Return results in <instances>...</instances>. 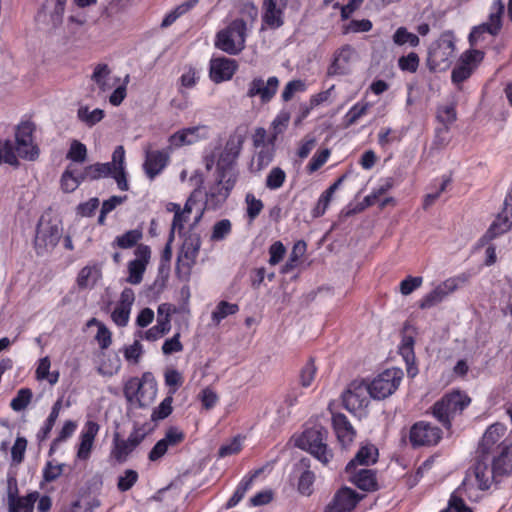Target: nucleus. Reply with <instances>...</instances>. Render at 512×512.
Returning a JSON list of instances; mask_svg holds the SVG:
<instances>
[{"mask_svg": "<svg viewBox=\"0 0 512 512\" xmlns=\"http://www.w3.org/2000/svg\"><path fill=\"white\" fill-rule=\"evenodd\" d=\"M512 473V441H504L498 445V451L487 458H478L472 468L471 476L473 487L480 490H487L498 478L508 476Z\"/></svg>", "mask_w": 512, "mask_h": 512, "instance_id": "obj_1", "label": "nucleus"}, {"mask_svg": "<svg viewBox=\"0 0 512 512\" xmlns=\"http://www.w3.org/2000/svg\"><path fill=\"white\" fill-rule=\"evenodd\" d=\"M243 142L244 138L242 135L237 133L231 134L220 152L215 150L205 155L206 169L211 170L216 165V174H220L224 178L231 174L234 179H237L238 173L234 165L242 150Z\"/></svg>", "mask_w": 512, "mask_h": 512, "instance_id": "obj_2", "label": "nucleus"}, {"mask_svg": "<svg viewBox=\"0 0 512 512\" xmlns=\"http://www.w3.org/2000/svg\"><path fill=\"white\" fill-rule=\"evenodd\" d=\"M471 403L470 397L461 391L446 393L431 407L432 415L447 429L451 427L452 420L461 415Z\"/></svg>", "mask_w": 512, "mask_h": 512, "instance_id": "obj_3", "label": "nucleus"}, {"mask_svg": "<svg viewBox=\"0 0 512 512\" xmlns=\"http://www.w3.org/2000/svg\"><path fill=\"white\" fill-rule=\"evenodd\" d=\"M248 23L243 18L233 20L216 34L215 47L229 55H237L245 48Z\"/></svg>", "mask_w": 512, "mask_h": 512, "instance_id": "obj_4", "label": "nucleus"}, {"mask_svg": "<svg viewBox=\"0 0 512 512\" xmlns=\"http://www.w3.org/2000/svg\"><path fill=\"white\" fill-rule=\"evenodd\" d=\"M327 438L328 431L325 428L313 427L303 432L299 446L326 465L333 457V453L327 445Z\"/></svg>", "mask_w": 512, "mask_h": 512, "instance_id": "obj_5", "label": "nucleus"}, {"mask_svg": "<svg viewBox=\"0 0 512 512\" xmlns=\"http://www.w3.org/2000/svg\"><path fill=\"white\" fill-rule=\"evenodd\" d=\"M403 375V371L399 368L386 369L378 374L371 382H368L371 398L382 400L391 396L398 389Z\"/></svg>", "mask_w": 512, "mask_h": 512, "instance_id": "obj_6", "label": "nucleus"}, {"mask_svg": "<svg viewBox=\"0 0 512 512\" xmlns=\"http://www.w3.org/2000/svg\"><path fill=\"white\" fill-rule=\"evenodd\" d=\"M61 235L62 227L59 222L46 220L45 217H41L34 240L37 254L44 255L52 251L58 244Z\"/></svg>", "mask_w": 512, "mask_h": 512, "instance_id": "obj_7", "label": "nucleus"}, {"mask_svg": "<svg viewBox=\"0 0 512 512\" xmlns=\"http://www.w3.org/2000/svg\"><path fill=\"white\" fill-rule=\"evenodd\" d=\"M201 247V237L197 233L186 236L177 257V273L188 278L192 267L195 265Z\"/></svg>", "mask_w": 512, "mask_h": 512, "instance_id": "obj_8", "label": "nucleus"}, {"mask_svg": "<svg viewBox=\"0 0 512 512\" xmlns=\"http://www.w3.org/2000/svg\"><path fill=\"white\" fill-rule=\"evenodd\" d=\"M468 280L469 276L465 273L446 279L420 300L419 307L421 309H429L436 306L449 294L467 283Z\"/></svg>", "mask_w": 512, "mask_h": 512, "instance_id": "obj_9", "label": "nucleus"}, {"mask_svg": "<svg viewBox=\"0 0 512 512\" xmlns=\"http://www.w3.org/2000/svg\"><path fill=\"white\" fill-rule=\"evenodd\" d=\"M369 398H371L370 387L363 379L353 380L342 395L344 407L352 413L367 407Z\"/></svg>", "mask_w": 512, "mask_h": 512, "instance_id": "obj_10", "label": "nucleus"}, {"mask_svg": "<svg viewBox=\"0 0 512 512\" xmlns=\"http://www.w3.org/2000/svg\"><path fill=\"white\" fill-rule=\"evenodd\" d=\"M35 125L32 122H22L17 126L16 138V151L21 158L27 160H35L39 155V148L34 143L33 133Z\"/></svg>", "mask_w": 512, "mask_h": 512, "instance_id": "obj_11", "label": "nucleus"}, {"mask_svg": "<svg viewBox=\"0 0 512 512\" xmlns=\"http://www.w3.org/2000/svg\"><path fill=\"white\" fill-rule=\"evenodd\" d=\"M441 438V429L426 421L414 423L409 431V441L414 448L434 446Z\"/></svg>", "mask_w": 512, "mask_h": 512, "instance_id": "obj_12", "label": "nucleus"}, {"mask_svg": "<svg viewBox=\"0 0 512 512\" xmlns=\"http://www.w3.org/2000/svg\"><path fill=\"white\" fill-rule=\"evenodd\" d=\"M483 58L484 53L480 50L466 51L462 55L459 64L452 70V82L461 89L460 85L472 75L473 71Z\"/></svg>", "mask_w": 512, "mask_h": 512, "instance_id": "obj_13", "label": "nucleus"}, {"mask_svg": "<svg viewBox=\"0 0 512 512\" xmlns=\"http://www.w3.org/2000/svg\"><path fill=\"white\" fill-rule=\"evenodd\" d=\"M278 87L279 79L276 76H271L266 81L262 77H255L247 85L246 97H259L261 103L266 104L274 98Z\"/></svg>", "mask_w": 512, "mask_h": 512, "instance_id": "obj_14", "label": "nucleus"}, {"mask_svg": "<svg viewBox=\"0 0 512 512\" xmlns=\"http://www.w3.org/2000/svg\"><path fill=\"white\" fill-rule=\"evenodd\" d=\"M228 177H222L217 174L216 183L210 187L206 194V206L211 209L219 208L228 198L230 191L233 189L237 179L231 174Z\"/></svg>", "mask_w": 512, "mask_h": 512, "instance_id": "obj_15", "label": "nucleus"}, {"mask_svg": "<svg viewBox=\"0 0 512 512\" xmlns=\"http://www.w3.org/2000/svg\"><path fill=\"white\" fill-rule=\"evenodd\" d=\"M210 129L207 125H197L193 127L183 128L173 133L169 139L170 148H180L183 146L193 145L201 140L209 137Z\"/></svg>", "mask_w": 512, "mask_h": 512, "instance_id": "obj_16", "label": "nucleus"}, {"mask_svg": "<svg viewBox=\"0 0 512 512\" xmlns=\"http://www.w3.org/2000/svg\"><path fill=\"white\" fill-rule=\"evenodd\" d=\"M135 259L128 263V277L126 281L138 285L143 280V274L151 258V249L148 245L139 244L134 250Z\"/></svg>", "mask_w": 512, "mask_h": 512, "instance_id": "obj_17", "label": "nucleus"}, {"mask_svg": "<svg viewBox=\"0 0 512 512\" xmlns=\"http://www.w3.org/2000/svg\"><path fill=\"white\" fill-rule=\"evenodd\" d=\"M505 432L506 427L501 423H494L490 425L479 443L476 459L487 458L492 453L498 451V445H501L504 442L501 441V439Z\"/></svg>", "mask_w": 512, "mask_h": 512, "instance_id": "obj_18", "label": "nucleus"}, {"mask_svg": "<svg viewBox=\"0 0 512 512\" xmlns=\"http://www.w3.org/2000/svg\"><path fill=\"white\" fill-rule=\"evenodd\" d=\"M66 2L67 0H45L36 20L49 29L59 27L63 21Z\"/></svg>", "mask_w": 512, "mask_h": 512, "instance_id": "obj_19", "label": "nucleus"}, {"mask_svg": "<svg viewBox=\"0 0 512 512\" xmlns=\"http://www.w3.org/2000/svg\"><path fill=\"white\" fill-rule=\"evenodd\" d=\"M454 50V42L448 36H442L429 50L427 63L430 70H435L443 64L448 65L453 58Z\"/></svg>", "mask_w": 512, "mask_h": 512, "instance_id": "obj_20", "label": "nucleus"}, {"mask_svg": "<svg viewBox=\"0 0 512 512\" xmlns=\"http://www.w3.org/2000/svg\"><path fill=\"white\" fill-rule=\"evenodd\" d=\"M170 160L169 154L164 150H152L151 147L145 148V160L143 170L150 180L162 173Z\"/></svg>", "mask_w": 512, "mask_h": 512, "instance_id": "obj_21", "label": "nucleus"}, {"mask_svg": "<svg viewBox=\"0 0 512 512\" xmlns=\"http://www.w3.org/2000/svg\"><path fill=\"white\" fill-rule=\"evenodd\" d=\"M238 69L235 59L218 57L210 60L209 76L214 83L230 80Z\"/></svg>", "mask_w": 512, "mask_h": 512, "instance_id": "obj_22", "label": "nucleus"}, {"mask_svg": "<svg viewBox=\"0 0 512 512\" xmlns=\"http://www.w3.org/2000/svg\"><path fill=\"white\" fill-rule=\"evenodd\" d=\"M504 210L498 214L485 234V238L492 240L507 232L512 226V190L504 201Z\"/></svg>", "mask_w": 512, "mask_h": 512, "instance_id": "obj_23", "label": "nucleus"}, {"mask_svg": "<svg viewBox=\"0 0 512 512\" xmlns=\"http://www.w3.org/2000/svg\"><path fill=\"white\" fill-rule=\"evenodd\" d=\"M286 5V0H263V23L272 29L281 27L284 24L283 14Z\"/></svg>", "mask_w": 512, "mask_h": 512, "instance_id": "obj_24", "label": "nucleus"}, {"mask_svg": "<svg viewBox=\"0 0 512 512\" xmlns=\"http://www.w3.org/2000/svg\"><path fill=\"white\" fill-rule=\"evenodd\" d=\"M134 301V291L131 288H125L121 292L120 299L111 312V319L117 326L125 327L128 324Z\"/></svg>", "mask_w": 512, "mask_h": 512, "instance_id": "obj_25", "label": "nucleus"}, {"mask_svg": "<svg viewBox=\"0 0 512 512\" xmlns=\"http://www.w3.org/2000/svg\"><path fill=\"white\" fill-rule=\"evenodd\" d=\"M332 425L336 434L337 440L342 448H348L356 437V430L342 413H335L332 415Z\"/></svg>", "mask_w": 512, "mask_h": 512, "instance_id": "obj_26", "label": "nucleus"}, {"mask_svg": "<svg viewBox=\"0 0 512 512\" xmlns=\"http://www.w3.org/2000/svg\"><path fill=\"white\" fill-rule=\"evenodd\" d=\"M361 498L353 489L343 487L335 494L326 512H350Z\"/></svg>", "mask_w": 512, "mask_h": 512, "instance_id": "obj_27", "label": "nucleus"}, {"mask_svg": "<svg viewBox=\"0 0 512 512\" xmlns=\"http://www.w3.org/2000/svg\"><path fill=\"white\" fill-rule=\"evenodd\" d=\"M473 483L471 476L465 477L461 486L450 496L447 508L440 512H472L461 498L462 495H466L469 498L472 497Z\"/></svg>", "mask_w": 512, "mask_h": 512, "instance_id": "obj_28", "label": "nucleus"}, {"mask_svg": "<svg viewBox=\"0 0 512 512\" xmlns=\"http://www.w3.org/2000/svg\"><path fill=\"white\" fill-rule=\"evenodd\" d=\"M355 55V50L351 45H343L335 51L333 61L328 68L329 75H345L350 69V62Z\"/></svg>", "mask_w": 512, "mask_h": 512, "instance_id": "obj_29", "label": "nucleus"}, {"mask_svg": "<svg viewBox=\"0 0 512 512\" xmlns=\"http://www.w3.org/2000/svg\"><path fill=\"white\" fill-rule=\"evenodd\" d=\"M100 426L94 421H87L80 433V443L77 449V458L87 460L90 457L95 437Z\"/></svg>", "mask_w": 512, "mask_h": 512, "instance_id": "obj_30", "label": "nucleus"}, {"mask_svg": "<svg viewBox=\"0 0 512 512\" xmlns=\"http://www.w3.org/2000/svg\"><path fill=\"white\" fill-rule=\"evenodd\" d=\"M348 479L363 491H375L377 489V479L375 471L372 469L361 468L351 471Z\"/></svg>", "mask_w": 512, "mask_h": 512, "instance_id": "obj_31", "label": "nucleus"}, {"mask_svg": "<svg viewBox=\"0 0 512 512\" xmlns=\"http://www.w3.org/2000/svg\"><path fill=\"white\" fill-rule=\"evenodd\" d=\"M378 459V449L372 444H366L359 448L356 455L346 465V473L355 470L358 465L368 466L374 464Z\"/></svg>", "mask_w": 512, "mask_h": 512, "instance_id": "obj_32", "label": "nucleus"}, {"mask_svg": "<svg viewBox=\"0 0 512 512\" xmlns=\"http://www.w3.org/2000/svg\"><path fill=\"white\" fill-rule=\"evenodd\" d=\"M157 394V383L151 372H145L142 374L141 390H139V396L136 404L139 407H146L150 405Z\"/></svg>", "mask_w": 512, "mask_h": 512, "instance_id": "obj_33", "label": "nucleus"}, {"mask_svg": "<svg viewBox=\"0 0 512 512\" xmlns=\"http://www.w3.org/2000/svg\"><path fill=\"white\" fill-rule=\"evenodd\" d=\"M143 238V231L141 228L131 229L125 233L118 235L111 243L112 248L130 249L137 247L138 242Z\"/></svg>", "mask_w": 512, "mask_h": 512, "instance_id": "obj_34", "label": "nucleus"}, {"mask_svg": "<svg viewBox=\"0 0 512 512\" xmlns=\"http://www.w3.org/2000/svg\"><path fill=\"white\" fill-rule=\"evenodd\" d=\"M135 449L127 439H121L119 433L114 434L111 455L117 462H125Z\"/></svg>", "mask_w": 512, "mask_h": 512, "instance_id": "obj_35", "label": "nucleus"}, {"mask_svg": "<svg viewBox=\"0 0 512 512\" xmlns=\"http://www.w3.org/2000/svg\"><path fill=\"white\" fill-rule=\"evenodd\" d=\"M38 498V491H32L25 496H19L8 505V512H33Z\"/></svg>", "mask_w": 512, "mask_h": 512, "instance_id": "obj_36", "label": "nucleus"}, {"mask_svg": "<svg viewBox=\"0 0 512 512\" xmlns=\"http://www.w3.org/2000/svg\"><path fill=\"white\" fill-rule=\"evenodd\" d=\"M80 172V179L82 181H94L101 178H107L110 176L111 171L108 163H95L86 166Z\"/></svg>", "mask_w": 512, "mask_h": 512, "instance_id": "obj_37", "label": "nucleus"}, {"mask_svg": "<svg viewBox=\"0 0 512 512\" xmlns=\"http://www.w3.org/2000/svg\"><path fill=\"white\" fill-rule=\"evenodd\" d=\"M110 75L111 69L107 64L99 63L95 66L91 79L96 84L100 92H106L112 88Z\"/></svg>", "mask_w": 512, "mask_h": 512, "instance_id": "obj_38", "label": "nucleus"}, {"mask_svg": "<svg viewBox=\"0 0 512 512\" xmlns=\"http://www.w3.org/2000/svg\"><path fill=\"white\" fill-rule=\"evenodd\" d=\"M101 278V269L97 266L83 267L77 277V284L80 288H92Z\"/></svg>", "mask_w": 512, "mask_h": 512, "instance_id": "obj_39", "label": "nucleus"}, {"mask_svg": "<svg viewBox=\"0 0 512 512\" xmlns=\"http://www.w3.org/2000/svg\"><path fill=\"white\" fill-rule=\"evenodd\" d=\"M290 112L288 110L282 109L274 118L271 123V132L269 135V144L274 145L278 135L282 134L290 121Z\"/></svg>", "mask_w": 512, "mask_h": 512, "instance_id": "obj_40", "label": "nucleus"}, {"mask_svg": "<svg viewBox=\"0 0 512 512\" xmlns=\"http://www.w3.org/2000/svg\"><path fill=\"white\" fill-rule=\"evenodd\" d=\"M260 473V470H257L251 475L249 478L244 477L240 483L237 485L233 495L231 498L227 501L225 507L227 509H230L234 506H236L245 496L246 492L249 490L251 483L253 481V478H255Z\"/></svg>", "mask_w": 512, "mask_h": 512, "instance_id": "obj_41", "label": "nucleus"}, {"mask_svg": "<svg viewBox=\"0 0 512 512\" xmlns=\"http://www.w3.org/2000/svg\"><path fill=\"white\" fill-rule=\"evenodd\" d=\"M18 156L12 141L0 139V165L8 164L17 167L19 165Z\"/></svg>", "mask_w": 512, "mask_h": 512, "instance_id": "obj_42", "label": "nucleus"}, {"mask_svg": "<svg viewBox=\"0 0 512 512\" xmlns=\"http://www.w3.org/2000/svg\"><path fill=\"white\" fill-rule=\"evenodd\" d=\"M239 306L235 303H230L227 301H220L214 311L212 312L211 318L214 325H219L220 322L228 317L229 315H234L238 312Z\"/></svg>", "mask_w": 512, "mask_h": 512, "instance_id": "obj_43", "label": "nucleus"}, {"mask_svg": "<svg viewBox=\"0 0 512 512\" xmlns=\"http://www.w3.org/2000/svg\"><path fill=\"white\" fill-rule=\"evenodd\" d=\"M78 119L88 127H92L104 118V111L100 108L89 110L88 106H81L77 111Z\"/></svg>", "mask_w": 512, "mask_h": 512, "instance_id": "obj_44", "label": "nucleus"}, {"mask_svg": "<svg viewBox=\"0 0 512 512\" xmlns=\"http://www.w3.org/2000/svg\"><path fill=\"white\" fill-rule=\"evenodd\" d=\"M77 429V423L72 420L64 422L62 428L58 432L57 437L52 441L50 445L49 454L52 455L57 450L58 446L69 439Z\"/></svg>", "mask_w": 512, "mask_h": 512, "instance_id": "obj_45", "label": "nucleus"}, {"mask_svg": "<svg viewBox=\"0 0 512 512\" xmlns=\"http://www.w3.org/2000/svg\"><path fill=\"white\" fill-rule=\"evenodd\" d=\"M164 382L168 387V394L174 395L184 383L181 372L174 368H167L164 372Z\"/></svg>", "mask_w": 512, "mask_h": 512, "instance_id": "obj_46", "label": "nucleus"}, {"mask_svg": "<svg viewBox=\"0 0 512 512\" xmlns=\"http://www.w3.org/2000/svg\"><path fill=\"white\" fill-rule=\"evenodd\" d=\"M369 103H356L353 105L343 117L345 127L356 124L360 118L367 114Z\"/></svg>", "mask_w": 512, "mask_h": 512, "instance_id": "obj_47", "label": "nucleus"}, {"mask_svg": "<svg viewBox=\"0 0 512 512\" xmlns=\"http://www.w3.org/2000/svg\"><path fill=\"white\" fill-rule=\"evenodd\" d=\"M80 172L68 166L61 177V187L65 192H73L82 183Z\"/></svg>", "mask_w": 512, "mask_h": 512, "instance_id": "obj_48", "label": "nucleus"}, {"mask_svg": "<svg viewBox=\"0 0 512 512\" xmlns=\"http://www.w3.org/2000/svg\"><path fill=\"white\" fill-rule=\"evenodd\" d=\"M301 464L306 467V469L302 472L298 481V490L301 494L309 496L313 491V484L315 481V475L312 471H310L309 465L306 464L305 459L301 461Z\"/></svg>", "mask_w": 512, "mask_h": 512, "instance_id": "obj_49", "label": "nucleus"}, {"mask_svg": "<svg viewBox=\"0 0 512 512\" xmlns=\"http://www.w3.org/2000/svg\"><path fill=\"white\" fill-rule=\"evenodd\" d=\"M306 251V243L304 241H298L294 244L293 249L290 253L288 261L283 265L281 272L283 274H288L296 267L300 257Z\"/></svg>", "mask_w": 512, "mask_h": 512, "instance_id": "obj_50", "label": "nucleus"}, {"mask_svg": "<svg viewBox=\"0 0 512 512\" xmlns=\"http://www.w3.org/2000/svg\"><path fill=\"white\" fill-rule=\"evenodd\" d=\"M393 41L398 46L408 44L411 47L418 46L420 42L419 37L416 34L409 32L405 27H399L395 31Z\"/></svg>", "mask_w": 512, "mask_h": 512, "instance_id": "obj_51", "label": "nucleus"}, {"mask_svg": "<svg viewBox=\"0 0 512 512\" xmlns=\"http://www.w3.org/2000/svg\"><path fill=\"white\" fill-rule=\"evenodd\" d=\"M500 30L494 27L493 24L486 21L478 26L473 27L469 34V41L471 45H475L482 37L484 33H488L492 36L498 35Z\"/></svg>", "mask_w": 512, "mask_h": 512, "instance_id": "obj_52", "label": "nucleus"}, {"mask_svg": "<svg viewBox=\"0 0 512 512\" xmlns=\"http://www.w3.org/2000/svg\"><path fill=\"white\" fill-rule=\"evenodd\" d=\"M33 397L32 390L29 388H21L18 390L16 396L11 400L10 407L16 411L20 412L27 408L30 404Z\"/></svg>", "mask_w": 512, "mask_h": 512, "instance_id": "obj_53", "label": "nucleus"}, {"mask_svg": "<svg viewBox=\"0 0 512 512\" xmlns=\"http://www.w3.org/2000/svg\"><path fill=\"white\" fill-rule=\"evenodd\" d=\"M505 11V4L503 0H493L489 8L488 22L497 27L499 30L502 28V16Z\"/></svg>", "mask_w": 512, "mask_h": 512, "instance_id": "obj_54", "label": "nucleus"}, {"mask_svg": "<svg viewBox=\"0 0 512 512\" xmlns=\"http://www.w3.org/2000/svg\"><path fill=\"white\" fill-rule=\"evenodd\" d=\"M66 158L76 162L83 163L87 159V147L78 140H73L66 154Z\"/></svg>", "mask_w": 512, "mask_h": 512, "instance_id": "obj_55", "label": "nucleus"}, {"mask_svg": "<svg viewBox=\"0 0 512 512\" xmlns=\"http://www.w3.org/2000/svg\"><path fill=\"white\" fill-rule=\"evenodd\" d=\"M286 180V173L280 167H274L266 177L265 185L270 190L281 188Z\"/></svg>", "mask_w": 512, "mask_h": 512, "instance_id": "obj_56", "label": "nucleus"}, {"mask_svg": "<svg viewBox=\"0 0 512 512\" xmlns=\"http://www.w3.org/2000/svg\"><path fill=\"white\" fill-rule=\"evenodd\" d=\"M231 231V221L229 219H222L214 224L210 240L213 242L222 241L231 233Z\"/></svg>", "mask_w": 512, "mask_h": 512, "instance_id": "obj_57", "label": "nucleus"}, {"mask_svg": "<svg viewBox=\"0 0 512 512\" xmlns=\"http://www.w3.org/2000/svg\"><path fill=\"white\" fill-rule=\"evenodd\" d=\"M246 203V214L249 221H254L261 211L263 210L264 204L260 199H257L254 194L247 193L245 197Z\"/></svg>", "mask_w": 512, "mask_h": 512, "instance_id": "obj_58", "label": "nucleus"}, {"mask_svg": "<svg viewBox=\"0 0 512 512\" xmlns=\"http://www.w3.org/2000/svg\"><path fill=\"white\" fill-rule=\"evenodd\" d=\"M142 377H132L124 385V396L131 404H136L139 396V390H141Z\"/></svg>", "mask_w": 512, "mask_h": 512, "instance_id": "obj_59", "label": "nucleus"}, {"mask_svg": "<svg viewBox=\"0 0 512 512\" xmlns=\"http://www.w3.org/2000/svg\"><path fill=\"white\" fill-rule=\"evenodd\" d=\"M399 353L405 360L407 365L414 363V338L412 336H403L399 345Z\"/></svg>", "mask_w": 512, "mask_h": 512, "instance_id": "obj_60", "label": "nucleus"}, {"mask_svg": "<svg viewBox=\"0 0 512 512\" xmlns=\"http://www.w3.org/2000/svg\"><path fill=\"white\" fill-rule=\"evenodd\" d=\"M306 90V83L300 79L289 81L281 94L284 102L290 101L296 93H301Z\"/></svg>", "mask_w": 512, "mask_h": 512, "instance_id": "obj_61", "label": "nucleus"}, {"mask_svg": "<svg viewBox=\"0 0 512 512\" xmlns=\"http://www.w3.org/2000/svg\"><path fill=\"white\" fill-rule=\"evenodd\" d=\"M317 368L313 359H309L307 363L300 370V384L302 387H309L316 376Z\"/></svg>", "mask_w": 512, "mask_h": 512, "instance_id": "obj_62", "label": "nucleus"}, {"mask_svg": "<svg viewBox=\"0 0 512 512\" xmlns=\"http://www.w3.org/2000/svg\"><path fill=\"white\" fill-rule=\"evenodd\" d=\"M173 395L168 394L166 398L154 409L152 413V420H163L172 413Z\"/></svg>", "mask_w": 512, "mask_h": 512, "instance_id": "obj_63", "label": "nucleus"}, {"mask_svg": "<svg viewBox=\"0 0 512 512\" xmlns=\"http://www.w3.org/2000/svg\"><path fill=\"white\" fill-rule=\"evenodd\" d=\"M170 329L171 324H167V321H159L157 319V324L145 332L144 338L148 341H155L167 334Z\"/></svg>", "mask_w": 512, "mask_h": 512, "instance_id": "obj_64", "label": "nucleus"}]
</instances>
